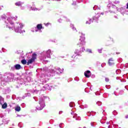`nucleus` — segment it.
Instances as JSON below:
<instances>
[{
  "label": "nucleus",
  "mask_w": 128,
  "mask_h": 128,
  "mask_svg": "<svg viewBox=\"0 0 128 128\" xmlns=\"http://www.w3.org/2000/svg\"><path fill=\"white\" fill-rule=\"evenodd\" d=\"M12 20H14V18H9L7 19L6 21L5 22L6 28H8L10 30H14L16 32H18L19 34L26 32L24 30H22L24 28V24H22L18 22L14 24Z\"/></svg>",
  "instance_id": "1"
},
{
  "label": "nucleus",
  "mask_w": 128,
  "mask_h": 128,
  "mask_svg": "<svg viewBox=\"0 0 128 128\" xmlns=\"http://www.w3.org/2000/svg\"><path fill=\"white\" fill-rule=\"evenodd\" d=\"M46 98V97L44 96H41L39 100V104L36 107V110H42L46 106V104H44V100Z\"/></svg>",
  "instance_id": "2"
},
{
  "label": "nucleus",
  "mask_w": 128,
  "mask_h": 128,
  "mask_svg": "<svg viewBox=\"0 0 128 128\" xmlns=\"http://www.w3.org/2000/svg\"><path fill=\"white\" fill-rule=\"evenodd\" d=\"M93 10H97V12H98V13H97L94 16H93V20H95L96 22H98V18H100V6H98L96 5L94 6L93 8Z\"/></svg>",
  "instance_id": "3"
},
{
  "label": "nucleus",
  "mask_w": 128,
  "mask_h": 128,
  "mask_svg": "<svg viewBox=\"0 0 128 128\" xmlns=\"http://www.w3.org/2000/svg\"><path fill=\"white\" fill-rule=\"evenodd\" d=\"M51 54H52V51L50 50H48L46 52L44 51L42 53V59L44 60H46V58H50Z\"/></svg>",
  "instance_id": "4"
},
{
  "label": "nucleus",
  "mask_w": 128,
  "mask_h": 128,
  "mask_svg": "<svg viewBox=\"0 0 128 128\" xmlns=\"http://www.w3.org/2000/svg\"><path fill=\"white\" fill-rule=\"evenodd\" d=\"M86 38L84 37V34L81 33V36H80V43L78 44V45H80V46H84L86 44Z\"/></svg>",
  "instance_id": "5"
},
{
  "label": "nucleus",
  "mask_w": 128,
  "mask_h": 128,
  "mask_svg": "<svg viewBox=\"0 0 128 128\" xmlns=\"http://www.w3.org/2000/svg\"><path fill=\"white\" fill-rule=\"evenodd\" d=\"M36 60V54H34L32 55V58L29 60L27 62L28 66H29V64H32L34 60Z\"/></svg>",
  "instance_id": "6"
},
{
  "label": "nucleus",
  "mask_w": 128,
  "mask_h": 128,
  "mask_svg": "<svg viewBox=\"0 0 128 128\" xmlns=\"http://www.w3.org/2000/svg\"><path fill=\"white\" fill-rule=\"evenodd\" d=\"M116 10L118 12H120L124 16V14H126V7H121L120 8H116Z\"/></svg>",
  "instance_id": "7"
},
{
  "label": "nucleus",
  "mask_w": 128,
  "mask_h": 128,
  "mask_svg": "<svg viewBox=\"0 0 128 128\" xmlns=\"http://www.w3.org/2000/svg\"><path fill=\"white\" fill-rule=\"evenodd\" d=\"M42 28V24H38L37 26L35 28V32H38V30L40 32H42V30H40Z\"/></svg>",
  "instance_id": "8"
},
{
  "label": "nucleus",
  "mask_w": 128,
  "mask_h": 128,
  "mask_svg": "<svg viewBox=\"0 0 128 128\" xmlns=\"http://www.w3.org/2000/svg\"><path fill=\"white\" fill-rule=\"evenodd\" d=\"M22 68V66H20L19 64H16L14 65L13 67H12V69L14 70H20Z\"/></svg>",
  "instance_id": "9"
},
{
  "label": "nucleus",
  "mask_w": 128,
  "mask_h": 128,
  "mask_svg": "<svg viewBox=\"0 0 128 128\" xmlns=\"http://www.w3.org/2000/svg\"><path fill=\"white\" fill-rule=\"evenodd\" d=\"M84 74L86 78H90V76H92V72L90 70H87L84 72Z\"/></svg>",
  "instance_id": "10"
},
{
  "label": "nucleus",
  "mask_w": 128,
  "mask_h": 128,
  "mask_svg": "<svg viewBox=\"0 0 128 128\" xmlns=\"http://www.w3.org/2000/svg\"><path fill=\"white\" fill-rule=\"evenodd\" d=\"M108 64L109 66H112V64H114V60L112 58H110L108 60Z\"/></svg>",
  "instance_id": "11"
},
{
  "label": "nucleus",
  "mask_w": 128,
  "mask_h": 128,
  "mask_svg": "<svg viewBox=\"0 0 128 128\" xmlns=\"http://www.w3.org/2000/svg\"><path fill=\"white\" fill-rule=\"evenodd\" d=\"M74 54H76V56H80L82 51L79 50H76L74 51Z\"/></svg>",
  "instance_id": "12"
},
{
  "label": "nucleus",
  "mask_w": 128,
  "mask_h": 128,
  "mask_svg": "<svg viewBox=\"0 0 128 128\" xmlns=\"http://www.w3.org/2000/svg\"><path fill=\"white\" fill-rule=\"evenodd\" d=\"M74 118H76V120H80V117L78 116V114H74L73 116Z\"/></svg>",
  "instance_id": "13"
},
{
  "label": "nucleus",
  "mask_w": 128,
  "mask_h": 128,
  "mask_svg": "<svg viewBox=\"0 0 128 128\" xmlns=\"http://www.w3.org/2000/svg\"><path fill=\"white\" fill-rule=\"evenodd\" d=\"M9 77L10 76H8L7 78H6L4 80V82H10L12 80V77L10 78Z\"/></svg>",
  "instance_id": "14"
},
{
  "label": "nucleus",
  "mask_w": 128,
  "mask_h": 128,
  "mask_svg": "<svg viewBox=\"0 0 128 128\" xmlns=\"http://www.w3.org/2000/svg\"><path fill=\"white\" fill-rule=\"evenodd\" d=\"M46 90H52V86H50L48 84H46L44 86Z\"/></svg>",
  "instance_id": "15"
},
{
  "label": "nucleus",
  "mask_w": 128,
  "mask_h": 128,
  "mask_svg": "<svg viewBox=\"0 0 128 128\" xmlns=\"http://www.w3.org/2000/svg\"><path fill=\"white\" fill-rule=\"evenodd\" d=\"M56 72L58 74H62V72H64V70L60 69V68H58L56 69Z\"/></svg>",
  "instance_id": "16"
},
{
  "label": "nucleus",
  "mask_w": 128,
  "mask_h": 128,
  "mask_svg": "<svg viewBox=\"0 0 128 128\" xmlns=\"http://www.w3.org/2000/svg\"><path fill=\"white\" fill-rule=\"evenodd\" d=\"M94 21H92V20L90 18H88V20L86 22V24H92V22H93Z\"/></svg>",
  "instance_id": "17"
},
{
  "label": "nucleus",
  "mask_w": 128,
  "mask_h": 128,
  "mask_svg": "<svg viewBox=\"0 0 128 128\" xmlns=\"http://www.w3.org/2000/svg\"><path fill=\"white\" fill-rule=\"evenodd\" d=\"M15 110L16 112H20V106H17L16 108H15Z\"/></svg>",
  "instance_id": "18"
},
{
  "label": "nucleus",
  "mask_w": 128,
  "mask_h": 128,
  "mask_svg": "<svg viewBox=\"0 0 128 128\" xmlns=\"http://www.w3.org/2000/svg\"><path fill=\"white\" fill-rule=\"evenodd\" d=\"M8 108V104L5 102L2 105V108Z\"/></svg>",
  "instance_id": "19"
},
{
  "label": "nucleus",
  "mask_w": 128,
  "mask_h": 128,
  "mask_svg": "<svg viewBox=\"0 0 128 128\" xmlns=\"http://www.w3.org/2000/svg\"><path fill=\"white\" fill-rule=\"evenodd\" d=\"M24 2H18L16 3V6H22Z\"/></svg>",
  "instance_id": "20"
},
{
  "label": "nucleus",
  "mask_w": 128,
  "mask_h": 128,
  "mask_svg": "<svg viewBox=\"0 0 128 128\" xmlns=\"http://www.w3.org/2000/svg\"><path fill=\"white\" fill-rule=\"evenodd\" d=\"M69 106L70 108H74V102H70Z\"/></svg>",
  "instance_id": "21"
},
{
  "label": "nucleus",
  "mask_w": 128,
  "mask_h": 128,
  "mask_svg": "<svg viewBox=\"0 0 128 128\" xmlns=\"http://www.w3.org/2000/svg\"><path fill=\"white\" fill-rule=\"evenodd\" d=\"M21 62L22 64H26V60H22Z\"/></svg>",
  "instance_id": "22"
},
{
  "label": "nucleus",
  "mask_w": 128,
  "mask_h": 128,
  "mask_svg": "<svg viewBox=\"0 0 128 128\" xmlns=\"http://www.w3.org/2000/svg\"><path fill=\"white\" fill-rule=\"evenodd\" d=\"M70 26H71L73 30H76V28H74V24H71Z\"/></svg>",
  "instance_id": "23"
},
{
  "label": "nucleus",
  "mask_w": 128,
  "mask_h": 128,
  "mask_svg": "<svg viewBox=\"0 0 128 128\" xmlns=\"http://www.w3.org/2000/svg\"><path fill=\"white\" fill-rule=\"evenodd\" d=\"M121 72H122V71L120 70V69L117 70H116V74H120Z\"/></svg>",
  "instance_id": "24"
},
{
  "label": "nucleus",
  "mask_w": 128,
  "mask_h": 128,
  "mask_svg": "<svg viewBox=\"0 0 128 128\" xmlns=\"http://www.w3.org/2000/svg\"><path fill=\"white\" fill-rule=\"evenodd\" d=\"M86 51L88 52H90V54H92V50L90 49H86Z\"/></svg>",
  "instance_id": "25"
},
{
  "label": "nucleus",
  "mask_w": 128,
  "mask_h": 128,
  "mask_svg": "<svg viewBox=\"0 0 128 128\" xmlns=\"http://www.w3.org/2000/svg\"><path fill=\"white\" fill-rule=\"evenodd\" d=\"M32 10H38V9L34 7H31Z\"/></svg>",
  "instance_id": "26"
},
{
  "label": "nucleus",
  "mask_w": 128,
  "mask_h": 128,
  "mask_svg": "<svg viewBox=\"0 0 128 128\" xmlns=\"http://www.w3.org/2000/svg\"><path fill=\"white\" fill-rule=\"evenodd\" d=\"M114 2V4H120V1H118V0H116Z\"/></svg>",
  "instance_id": "27"
},
{
  "label": "nucleus",
  "mask_w": 128,
  "mask_h": 128,
  "mask_svg": "<svg viewBox=\"0 0 128 128\" xmlns=\"http://www.w3.org/2000/svg\"><path fill=\"white\" fill-rule=\"evenodd\" d=\"M96 104H98V106H102V102H96Z\"/></svg>",
  "instance_id": "28"
},
{
  "label": "nucleus",
  "mask_w": 128,
  "mask_h": 128,
  "mask_svg": "<svg viewBox=\"0 0 128 128\" xmlns=\"http://www.w3.org/2000/svg\"><path fill=\"white\" fill-rule=\"evenodd\" d=\"M84 50H86V49L84 48V47H82V48H81V52H84Z\"/></svg>",
  "instance_id": "29"
},
{
  "label": "nucleus",
  "mask_w": 128,
  "mask_h": 128,
  "mask_svg": "<svg viewBox=\"0 0 128 128\" xmlns=\"http://www.w3.org/2000/svg\"><path fill=\"white\" fill-rule=\"evenodd\" d=\"M90 112H88L87 113H86V114L88 116H90Z\"/></svg>",
  "instance_id": "30"
},
{
  "label": "nucleus",
  "mask_w": 128,
  "mask_h": 128,
  "mask_svg": "<svg viewBox=\"0 0 128 128\" xmlns=\"http://www.w3.org/2000/svg\"><path fill=\"white\" fill-rule=\"evenodd\" d=\"M83 106L84 108H88V105L86 104H84V105H83Z\"/></svg>",
  "instance_id": "31"
},
{
  "label": "nucleus",
  "mask_w": 128,
  "mask_h": 128,
  "mask_svg": "<svg viewBox=\"0 0 128 128\" xmlns=\"http://www.w3.org/2000/svg\"><path fill=\"white\" fill-rule=\"evenodd\" d=\"M102 49H98V52L100 54H102Z\"/></svg>",
  "instance_id": "32"
},
{
  "label": "nucleus",
  "mask_w": 128,
  "mask_h": 128,
  "mask_svg": "<svg viewBox=\"0 0 128 128\" xmlns=\"http://www.w3.org/2000/svg\"><path fill=\"white\" fill-rule=\"evenodd\" d=\"M105 80H106V82H108V80H110L108 79V78H106Z\"/></svg>",
  "instance_id": "33"
},
{
  "label": "nucleus",
  "mask_w": 128,
  "mask_h": 128,
  "mask_svg": "<svg viewBox=\"0 0 128 128\" xmlns=\"http://www.w3.org/2000/svg\"><path fill=\"white\" fill-rule=\"evenodd\" d=\"M110 12L111 13H114V10H110Z\"/></svg>",
  "instance_id": "34"
},
{
  "label": "nucleus",
  "mask_w": 128,
  "mask_h": 128,
  "mask_svg": "<svg viewBox=\"0 0 128 128\" xmlns=\"http://www.w3.org/2000/svg\"><path fill=\"white\" fill-rule=\"evenodd\" d=\"M48 24H50V23H47L45 24V26H48Z\"/></svg>",
  "instance_id": "35"
},
{
  "label": "nucleus",
  "mask_w": 128,
  "mask_h": 128,
  "mask_svg": "<svg viewBox=\"0 0 128 128\" xmlns=\"http://www.w3.org/2000/svg\"><path fill=\"white\" fill-rule=\"evenodd\" d=\"M62 124H61L59 125L60 128H62Z\"/></svg>",
  "instance_id": "36"
},
{
  "label": "nucleus",
  "mask_w": 128,
  "mask_h": 128,
  "mask_svg": "<svg viewBox=\"0 0 128 128\" xmlns=\"http://www.w3.org/2000/svg\"><path fill=\"white\" fill-rule=\"evenodd\" d=\"M90 124H91L92 126H94V123L91 122V123H90Z\"/></svg>",
  "instance_id": "37"
},
{
  "label": "nucleus",
  "mask_w": 128,
  "mask_h": 128,
  "mask_svg": "<svg viewBox=\"0 0 128 128\" xmlns=\"http://www.w3.org/2000/svg\"><path fill=\"white\" fill-rule=\"evenodd\" d=\"M58 22H62V20H58Z\"/></svg>",
  "instance_id": "38"
},
{
  "label": "nucleus",
  "mask_w": 128,
  "mask_h": 128,
  "mask_svg": "<svg viewBox=\"0 0 128 128\" xmlns=\"http://www.w3.org/2000/svg\"><path fill=\"white\" fill-rule=\"evenodd\" d=\"M76 58V56L73 55V56H72V58Z\"/></svg>",
  "instance_id": "39"
},
{
  "label": "nucleus",
  "mask_w": 128,
  "mask_h": 128,
  "mask_svg": "<svg viewBox=\"0 0 128 128\" xmlns=\"http://www.w3.org/2000/svg\"><path fill=\"white\" fill-rule=\"evenodd\" d=\"M72 6H74L76 4V2H74L73 4H72Z\"/></svg>",
  "instance_id": "40"
},
{
  "label": "nucleus",
  "mask_w": 128,
  "mask_h": 128,
  "mask_svg": "<svg viewBox=\"0 0 128 128\" xmlns=\"http://www.w3.org/2000/svg\"><path fill=\"white\" fill-rule=\"evenodd\" d=\"M126 8H128V2L127 3V4H126Z\"/></svg>",
  "instance_id": "41"
},
{
  "label": "nucleus",
  "mask_w": 128,
  "mask_h": 128,
  "mask_svg": "<svg viewBox=\"0 0 128 128\" xmlns=\"http://www.w3.org/2000/svg\"><path fill=\"white\" fill-rule=\"evenodd\" d=\"M120 54V53L118 52H116V54Z\"/></svg>",
  "instance_id": "42"
},
{
  "label": "nucleus",
  "mask_w": 128,
  "mask_h": 128,
  "mask_svg": "<svg viewBox=\"0 0 128 128\" xmlns=\"http://www.w3.org/2000/svg\"><path fill=\"white\" fill-rule=\"evenodd\" d=\"M126 118H128V115H127V116H126Z\"/></svg>",
  "instance_id": "43"
},
{
  "label": "nucleus",
  "mask_w": 128,
  "mask_h": 128,
  "mask_svg": "<svg viewBox=\"0 0 128 128\" xmlns=\"http://www.w3.org/2000/svg\"><path fill=\"white\" fill-rule=\"evenodd\" d=\"M100 14H102V16H104V12H101Z\"/></svg>",
  "instance_id": "44"
},
{
  "label": "nucleus",
  "mask_w": 128,
  "mask_h": 128,
  "mask_svg": "<svg viewBox=\"0 0 128 128\" xmlns=\"http://www.w3.org/2000/svg\"><path fill=\"white\" fill-rule=\"evenodd\" d=\"M108 128H112L110 126H108Z\"/></svg>",
  "instance_id": "45"
},
{
  "label": "nucleus",
  "mask_w": 128,
  "mask_h": 128,
  "mask_svg": "<svg viewBox=\"0 0 128 128\" xmlns=\"http://www.w3.org/2000/svg\"><path fill=\"white\" fill-rule=\"evenodd\" d=\"M115 18H118V17L116 16H114Z\"/></svg>",
  "instance_id": "46"
},
{
  "label": "nucleus",
  "mask_w": 128,
  "mask_h": 128,
  "mask_svg": "<svg viewBox=\"0 0 128 128\" xmlns=\"http://www.w3.org/2000/svg\"><path fill=\"white\" fill-rule=\"evenodd\" d=\"M61 113H62V112H59L60 114Z\"/></svg>",
  "instance_id": "47"
},
{
  "label": "nucleus",
  "mask_w": 128,
  "mask_h": 128,
  "mask_svg": "<svg viewBox=\"0 0 128 128\" xmlns=\"http://www.w3.org/2000/svg\"><path fill=\"white\" fill-rule=\"evenodd\" d=\"M32 32H34V30H32Z\"/></svg>",
  "instance_id": "48"
},
{
  "label": "nucleus",
  "mask_w": 128,
  "mask_h": 128,
  "mask_svg": "<svg viewBox=\"0 0 128 128\" xmlns=\"http://www.w3.org/2000/svg\"><path fill=\"white\" fill-rule=\"evenodd\" d=\"M116 80H118V77L116 78Z\"/></svg>",
  "instance_id": "49"
},
{
  "label": "nucleus",
  "mask_w": 128,
  "mask_h": 128,
  "mask_svg": "<svg viewBox=\"0 0 128 128\" xmlns=\"http://www.w3.org/2000/svg\"><path fill=\"white\" fill-rule=\"evenodd\" d=\"M34 100H36V97H34Z\"/></svg>",
  "instance_id": "50"
},
{
  "label": "nucleus",
  "mask_w": 128,
  "mask_h": 128,
  "mask_svg": "<svg viewBox=\"0 0 128 128\" xmlns=\"http://www.w3.org/2000/svg\"><path fill=\"white\" fill-rule=\"evenodd\" d=\"M106 124H108L109 122H106Z\"/></svg>",
  "instance_id": "51"
},
{
  "label": "nucleus",
  "mask_w": 128,
  "mask_h": 128,
  "mask_svg": "<svg viewBox=\"0 0 128 128\" xmlns=\"http://www.w3.org/2000/svg\"><path fill=\"white\" fill-rule=\"evenodd\" d=\"M90 90H92V87L90 88Z\"/></svg>",
  "instance_id": "52"
},
{
  "label": "nucleus",
  "mask_w": 128,
  "mask_h": 128,
  "mask_svg": "<svg viewBox=\"0 0 128 128\" xmlns=\"http://www.w3.org/2000/svg\"><path fill=\"white\" fill-rule=\"evenodd\" d=\"M2 19H4V17H2Z\"/></svg>",
  "instance_id": "53"
},
{
  "label": "nucleus",
  "mask_w": 128,
  "mask_h": 128,
  "mask_svg": "<svg viewBox=\"0 0 128 128\" xmlns=\"http://www.w3.org/2000/svg\"><path fill=\"white\" fill-rule=\"evenodd\" d=\"M54 72V70H53V71H52V72Z\"/></svg>",
  "instance_id": "54"
},
{
  "label": "nucleus",
  "mask_w": 128,
  "mask_h": 128,
  "mask_svg": "<svg viewBox=\"0 0 128 128\" xmlns=\"http://www.w3.org/2000/svg\"><path fill=\"white\" fill-rule=\"evenodd\" d=\"M83 128H86V127H84Z\"/></svg>",
  "instance_id": "55"
},
{
  "label": "nucleus",
  "mask_w": 128,
  "mask_h": 128,
  "mask_svg": "<svg viewBox=\"0 0 128 128\" xmlns=\"http://www.w3.org/2000/svg\"><path fill=\"white\" fill-rule=\"evenodd\" d=\"M121 82H122V80H121Z\"/></svg>",
  "instance_id": "56"
},
{
  "label": "nucleus",
  "mask_w": 128,
  "mask_h": 128,
  "mask_svg": "<svg viewBox=\"0 0 128 128\" xmlns=\"http://www.w3.org/2000/svg\"><path fill=\"white\" fill-rule=\"evenodd\" d=\"M18 126H20V124H18Z\"/></svg>",
  "instance_id": "57"
},
{
  "label": "nucleus",
  "mask_w": 128,
  "mask_h": 128,
  "mask_svg": "<svg viewBox=\"0 0 128 128\" xmlns=\"http://www.w3.org/2000/svg\"><path fill=\"white\" fill-rule=\"evenodd\" d=\"M11 76H12V74H11Z\"/></svg>",
  "instance_id": "58"
}]
</instances>
